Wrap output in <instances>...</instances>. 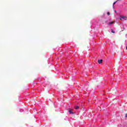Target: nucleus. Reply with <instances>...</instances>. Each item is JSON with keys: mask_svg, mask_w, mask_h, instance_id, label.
Instances as JSON below:
<instances>
[{"mask_svg": "<svg viewBox=\"0 0 127 127\" xmlns=\"http://www.w3.org/2000/svg\"><path fill=\"white\" fill-rule=\"evenodd\" d=\"M73 110L71 109H68V112L69 113V114H74L73 112L72 111Z\"/></svg>", "mask_w": 127, "mask_h": 127, "instance_id": "obj_1", "label": "nucleus"}, {"mask_svg": "<svg viewBox=\"0 0 127 127\" xmlns=\"http://www.w3.org/2000/svg\"><path fill=\"white\" fill-rule=\"evenodd\" d=\"M98 62L99 64H102V63H103V60H98Z\"/></svg>", "mask_w": 127, "mask_h": 127, "instance_id": "obj_2", "label": "nucleus"}, {"mask_svg": "<svg viewBox=\"0 0 127 127\" xmlns=\"http://www.w3.org/2000/svg\"><path fill=\"white\" fill-rule=\"evenodd\" d=\"M121 18H123V19H124V20H127V17L126 16H122Z\"/></svg>", "mask_w": 127, "mask_h": 127, "instance_id": "obj_3", "label": "nucleus"}, {"mask_svg": "<svg viewBox=\"0 0 127 127\" xmlns=\"http://www.w3.org/2000/svg\"><path fill=\"white\" fill-rule=\"evenodd\" d=\"M114 23H115V22L114 21L110 22L108 23V25H111V24H114Z\"/></svg>", "mask_w": 127, "mask_h": 127, "instance_id": "obj_4", "label": "nucleus"}, {"mask_svg": "<svg viewBox=\"0 0 127 127\" xmlns=\"http://www.w3.org/2000/svg\"><path fill=\"white\" fill-rule=\"evenodd\" d=\"M118 2V0L116 1L115 2H114L113 3V8H115V4Z\"/></svg>", "mask_w": 127, "mask_h": 127, "instance_id": "obj_5", "label": "nucleus"}, {"mask_svg": "<svg viewBox=\"0 0 127 127\" xmlns=\"http://www.w3.org/2000/svg\"><path fill=\"white\" fill-rule=\"evenodd\" d=\"M80 107H79V106H75L74 107V109H75V110H78V109H79Z\"/></svg>", "mask_w": 127, "mask_h": 127, "instance_id": "obj_6", "label": "nucleus"}, {"mask_svg": "<svg viewBox=\"0 0 127 127\" xmlns=\"http://www.w3.org/2000/svg\"><path fill=\"white\" fill-rule=\"evenodd\" d=\"M111 32L112 33H115V31H113V29H111Z\"/></svg>", "mask_w": 127, "mask_h": 127, "instance_id": "obj_7", "label": "nucleus"}, {"mask_svg": "<svg viewBox=\"0 0 127 127\" xmlns=\"http://www.w3.org/2000/svg\"><path fill=\"white\" fill-rule=\"evenodd\" d=\"M110 12H107V15H110Z\"/></svg>", "mask_w": 127, "mask_h": 127, "instance_id": "obj_8", "label": "nucleus"}, {"mask_svg": "<svg viewBox=\"0 0 127 127\" xmlns=\"http://www.w3.org/2000/svg\"><path fill=\"white\" fill-rule=\"evenodd\" d=\"M125 117L127 118V113L125 114Z\"/></svg>", "mask_w": 127, "mask_h": 127, "instance_id": "obj_9", "label": "nucleus"}, {"mask_svg": "<svg viewBox=\"0 0 127 127\" xmlns=\"http://www.w3.org/2000/svg\"><path fill=\"white\" fill-rule=\"evenodd\" d=\"M115 13H117V11L115 10Z\"/></svg>", "mask_w": 127, "mask_h": 127, "instance_id": "obj_10", "label": "nucleus"}, {"mask_svg": "<svg viewBox=\"0 0 127 127\" xmlns=\"http://www.w3.org/2000/svg\"><path fill=\"white\" fill-rule=\"evenodd\" d=\"M120 20H122V18H120Z\"/></svg>", "mask_w": 127, "mask_h": 127, "instance_id": "obj_11", "label": "nucleus"}, {"mask_svg": "<svg viewBox=\"0 0 127 127\" xmlns=\"http://www.w3.org/2000/svg\"><path fill=\"white\" fill-rule=\"evenodd\" d=\"M126 49H127V47H126Z\"/></svg>", "mask_w": 127, "mask_h": 127, "instance_id": "obj_12", "label": "nucleus"}]
</instances>
